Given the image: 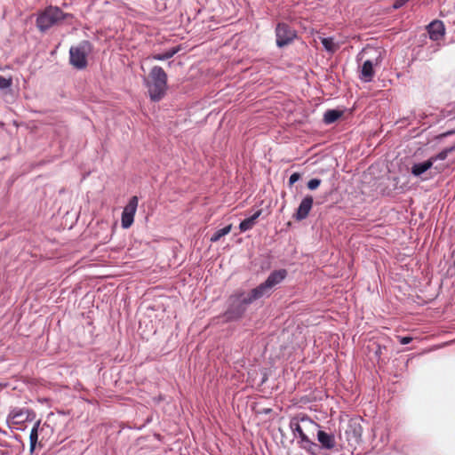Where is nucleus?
Returning <instances> with one entry per match:
<instances>
[{
  "instance_id": "obj_1",
  "label": "nucleus",
  "mask_w": 455,
  "mask_h": 455,
  "mask_svg": "<svg viewBox=\"0 0 455 455\" xmlns=\"http://www.w3.org/2000/svg\"><path fill=\"white\" fill-rule=\"evenodd\" d=\"M145 84L151 100L159 101L167 91V74L163 68L155 66L145 79Z\"/></svg>"
},
{
  "instance_id": "obj_2",
  "label": "nucleus",
  "mask_w": 455,
  "mask_h": 455,
  "mask_svg": "<svg viewBox=\"0 0 455 455\" xmlns=\"http://www.w3.org/2000/svg\"><path fill=\"white\" fill-rule=\"evenodd\" d=\"M253 289L248 293L238 292L230 296L229 307L225 313L228 321H235L241 318L246 311L248 305L259 298H253Z\"/></svg>"
},
{
  "instance_id": "obj_3",
  "label": "nucleus",
  "mask_w": 455,
  "mask_h": 455,
  "mask_svg": "<svg viewBox=\"0 0 455 455\" xmlns=\"http://www.w3.org/2000/svg\"><path fill=\"white\" fill-rule=\"evenodd\" d=\"M68 15L60 7L50 5L38 13L36 27L41 32H44L65 20Z\"/></svg>"
},
{
  "instance_id": "obj_4",
  "label": "nucleus",
  "mask_w": 455,
  "mask_h": 455,
  "mask_svg": "<svg viewBox=\"0 0 455 455\" xmlns=\"http://www.w3.org/2000/svg\"><path fill=\"white\" fill-rule=\"evenodd\" d=\"M291 428L302 442L313 444L311 438L317 434L319 425L307 417H302L299 420H291Z\"/></svg>"
},
{
  "instance_id": "obj_5",
  "label": "nucleus",
  "mask_w": 455,
  "mask_h": 455,
  "mask_svg": "<svg viewBox=\"0 0 455 455\" xmlns=\"http://www.w3.org/2000/svg\"><path fill=\"white\" fill-rule=\"evenodd\" d=\"M92 52V44L84 40L69 50V62L76 69H84L87 67V56Z\"/></svg>"
},
{
  "instance_id": "obj_6",
  "label": "nucleus",
  "mask_w": 455,
  "mask_h": 455,
  "mask_svg": "<svg viewBox=\"0 0 455 455\" xmlns=\"http://www.w3.org/2000/svg\"><path fill=\"white\" fill-rule=\"evenodd\" d=\"M287 275L285 269H279L273 271L267 280L253 289V298H262L264 295L269 293L270 290L280 283Z\"/></svg>"
},
{
  "instance_id": "obj_7",
  "label": "nucleus",
  "mask_w": 455,
  "mask_h": 455,
  "mask_svg": "<svg viewBox=\"0 0 455 455\" xmlns=\"http://www.w3.org/2000/svg\"><path fill=\"white\" fill-rule=\"evenodd\" d=\"M276 44L278 47H283L296 38V31L285 23H278L275 28Z\"/></svg>"
},
{
  "instance_id": "obj_8",
  "label": "nucleus",
  "mask_w": 455,
  "mask_h": 455,
  "mask_svg": "<svg viewBox=\"0 0 455 455\" xmlns=\"http://www.w3.org/2000/svg\"><path fill=\"white\" fill-rule=\"evenodd\" d=\"M138 204V196H133L130 198L128 204L124 208L121 218V225L123 228H129L133 224Z\"/></svg>"
},
{
  "instance_id": "obj_9",
  "label": "nucleus",
  "mask_w": 455,
  "mask_h": 455,
  "mask_svg": "<svg viewBox=\"0 0 455 455\" xmlns=\"http://www.w3.org/2000/svg\"><path fill=\"white\" fill-rule=\"evenodd\" d=\"M382 60L381 52H379L378 56L374 60H367L363 62L361 68L360 78L363 82H371L374 76V66H378L380 64Z\"/></svg>"
},
{
  "instance_id": "obj_10",
  "label": "nucleus",
  "mask_w": 455,
  "mask_h": 455,
  "mask_svg": "<svg viewBox=\"0 0 455 455\" xmlns=\"http://www.w3.org/2000/svg\"><path fill=\"white\" fill-rule=\"evenodd\" d=\"M313 203H314V199H313L312 196H305L302 199V201L300 202L296 212L293 215V218L297 221H301V220H305L308 216V214L312 209Z\"/></svg>"
},
{
  "instance_id": "obj_11",
  "label": "nucleus",
  "mask_w": 455,
  "mask_h": 455,
  "mask_svg": "<svg viewBox=\"0 0 455 455\" xmlns=\"http://www.w3.org/2000/svg\"><path fill=\"white\" fill-rule=\"evenodd\" d=\"M30 419L29 410L25 409H14L12 410L7 418L9 425L16 426L20 425Z\"/></svg>"
},
{
  "instance_id": "obj_12",
  "label": "nucleus",
  "mask_w": 455,
  "mask_h": 455,
  "mask_svg": "<svg viewBox=\"0 0 455 455\" xmlns=\"http://www.w3.org/2000/svg\"><path fill=\"white\" fill-rule=\"evenodd\" d=\"M427 31L430 39L434 41H438L444 36V25L441 20H435L428 25Z\"/></svg>"
},
{
  "instance_id": "obj_13",
  "label": "nucleus",
  "mask_w": 455,
  "mask_h": 455,
  "mask_svg": "<svg viewBox=\"0 0 455 455\" xmlns=\"http://www.w3.org/2000/svg\"><path fill=\"white\" fill-rule=\"evenodd\" d=\"M363 434V427L360 423L356 421H350L348 428L346 430L347 440L353 439L355 442H358L361 439Z\"/></svg>"
},
{
  "instance_id": "obj_14",
  "label": "nucleus",
  "mask_w": 455,
  "mask_h": 455,
  "mask_svg": "<svg viewBox=\"0 0 455 455\" xmlns=\"http://www.w3.org/2000/svg\"><path fill=\"white\" fill-rule=\"evenodd\" d=\"M317 439L322 446L325 449H332L335 447V438L333 435L327 434L323 430L317 431Z\"/></svg>"
},
{
  "instance_id": "obj_15",
  "label": "nucleus",
  "mask_w": 455,
  "mask_h": 455,
  "mask_svg": "<svg viewBox=\"0 0 455 455\" xmlns=\"http://www.w3.org/2000/svg\"><path fill=\"white\" fill-rule=\"evenodd\" d=\"M47 427L45 424H44L42 427H40V420L36 421L31 429L30 435H29V441H30V452L33 453L36 445L38 441V432H43L44 427Z\"/></svg>"
},
{
  "instance_id": "obj_16",
  "label": "nucleus",
  "mask_w": 455,
  "mask_h": 455,
  "mask_svg": "<svg viewBox=\"0 0 455 455\" xmlns=\"http://www.w3.org/2000/svg\"><path fill=\"white\" fill-rule=\"evenodd\" d=\"M261 212V210H258L252 216L243 220L239 225L241 232H245L249 229H251L255 225L257 219L260 216Z\"/></svg>"
},
{
  "instance_id": "obj_17",
  "label": "nucleus",
  "mask_w": 455,
  "mask_h": 455,
  "mask_svg": "<svg viewBox=\"0 0 455 455\" xmlns=\"http://www.w3.org/2000/svg\"><path fill=\"white\" fill-rule=\"evenodd\" d=\"M433 165V160L430 158L423 163L415 164L411 168V173L414 176H420L422 173L429 170Z\"/></svg>"
},
{
  "instance_id": "obj_18",
  "label": "nucleus",
  "mask_w": 455,
  "mask_h": 455,
  "mask_svg": "<svg viewBox=\"0 0 455 455\" xmlns=\"http://www.w3.org/2000/svg\"><path fill=\"white\" fill-rule=\"evenodd\" d=\"M342 111L337 109L327 110L324 113L323 121L327 124H332L336 122L342 116Z\"/></svg>"
},
{
  "instance_id": "obj_19",
  "label": "nucleus",
  "mask_w": 455,
  "mask_h": 455,
  "mask_svg": "<svg viewBox=\"0 0 455 455\" xmlns=\"http://www.w3.org/2000/svg\"><path fill=\"white\" fill-rule=\"evenodd\" d=\"M324 49L329 52H335L339 49V44L334 43L332 37H324L321 40Z\"/></svg>"
},
{
  "instance_id": "obj_20",
  "label": "nucleus",
  "mask_w": 455,
  "mask_h": 455,
  "mask_svg": "<svg viewBox=\"0 0 455 455\" xmlns=\"http://www.w3.org/2000/svg\"><path fill=\"white\" fill-rule=\"evenodd\" d=\"M178 52L179 48H172L164 53L154 54L152 59L156 60H165L173 57Z\"/></svg>"
},
{
  "instance_id": "obj_21",
  "label": "nucleus",
  "mask_w": 455,
  "mask_h": 455,
  "mask_svg": "<svg viewBox=\"0 0 455 455\" xmlns=\"http://www.w3.org/2000/svg\"><path fill=\"white\" fill-rule=\"evenodd\" d=\"M231 228H232V225H228L227 227L223 228H220L219 230H217L213 235L211 237L210 241L212 243H216L218 242L222 236L229 234V232L231 231Z\"/></svg>"
},
{
  "instance_id": "obj_22",
  "label": "nucleus",
  "mask_w": 455,
  "mask_h": 455,
  "mask_svg": "<svg viewBox=\"0 0 455 455\" xmlns=\"http://www.w3.org/2000/svg\"><path fill=\"white\" fill-rule=\"evenodd\" d=\"M452 150L453 148H445L436 156L430 157V160H433V164L437 160H444L447 157L448 154L451 153Z\"/></svg>"
},
{
  "instance_id": "obj_23",
  "label": "nucleus",
  "mask_w": 455,
  "mask_h": 455,
  "mask_svg": "<svg viewBox=\"0 0 455 455\" xmlns=\"http://www.w3.org/2000/svg\"><path fill=\"white\" fill-rule=\"evenodd\" d=\"M12 85V79L0 76V89H6Z\"/></svg>"
},
{
  "instance_id": "obj_24",
  "label": "nucleus",
  "mask_w": 455,
  "mask_h": 455,
  "mask_svg": "<svg viewBox=\"0 0 455 455\" xmlns=\"http://www.w3.org/2000/svg\"><path fill=\"white\" fill-rule=\"evenodd\" d=\"M321 184V180L319 179H312L307 182V188L310 190L316 189Z\"/></svg>"
},
{
  "instance_id": "obj_25",
  "label": "nucleus",
  "mask_w": 455,
  "mask_h": 455,
  "mask_svg": "<svg viewBox=\"0 0 455 455\" xmlns=\"http://www.w3.org/2000/svg\"><path fill=\"white\" fill-rule=\"evenodd\" d=\"M300 179V174L298 172H294L290 176L289 185L292 186L295 182H297Z\"/></svg>"
},
{
  "instance_id": "obj_26",
  "label": "nucleus",
  "mask_w": 455,
  "mask_h": 455,
  "mask_svg": "<svg viewBox=\"0 0 455 455\" xmlns=\"http://www.w3.org/2000/svg\"><path fill=\"white\" fill-rule=\"evenodd\" d=\"M376 345V351H375V355L376 357L378 358V360H381V355L383 354L382 352V349H385L386 350V347H381L379 344H375Z\"/></svg>"
},
{
  "instance_id": "obj_27",
  "label": "nucleus",
  "mask_w": 455,
  "mask_h": 455,
  "mask_svg": "<svg viewBox=\"0 0 455 455\" xmlns=\"http://www.w3.org/2000/svg\"><path fill=\"white\" fill-rule=\"evenodd\" d=\"M397 338L399 339V342L403 345L409 344L412 340V338L409 337V336H406V337L398 336Z\"/></svg>"
},
{
  "instance_id": "obj_28",
  "label": "nucleus",
  "mask_w": 455,
  "mask_h": 455,
  "mask_svg": "<svg viewBox=\"0 0 455 455\" xmlns=\"http://www.w3.org/2000/svg\"><path fill=\"white\" fill-rule=\"evenodd\" d=\"M409 0H395L394 3V8L398 9L403 6Z\"/></svg>"
}]
</instances>
